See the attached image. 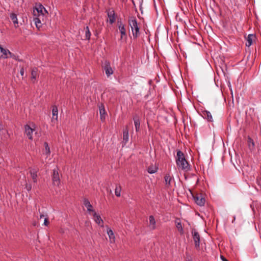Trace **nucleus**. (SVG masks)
Returning a JSON list of instances; mask_svg holds the SVG:
<instances>
[{"label":"nucleus","instance_id":"nucleus-1","mask_svg":"<svg viewBox=\"0 0 261 261\" xmlns=\"http://www.w3.org/2000/svg\"><path fill=\"white\" fill-rule=\"evenodd\" d=\"M176 163L179 169L186 171L190 170V165L188 162L186 161L184 153L179 150L177 151Z\"/></svg>","mask_w":261,"mask_h":261},{"label":"nucleus","instance_id":"nucleus-2","mask_svg":"<svg viewBox=\"0 0 261 261\" xmlns=\"http://www.w3.org/2000/svg\"><path fill=\"white\" fill-rule=\"evenodd\" d=\"M128 23L131 28L133 36L134 39L137 38L140 35V26L138 23L137 18L135 16L128 18Z\"/></svg>","mask_w":261,"mask_h":261},{"label":"nucleus","instance_id":"nucleus-3","mask_svg":"<svg viewBox=\"0 0 261 261\" xmlns=\"http://www.w3.org/2000/svg\"><path fill=\"white\" fill-rule=\"evenodd\" d=\"M51 180L54 186L59 187L60 185V178L59 175V169L58 167L53 170Z\"/></svg>","mask_w":261,"mask_h":261},{"label":"nucleus","instance_id":"nucleus-4","mask_svg":"<svg viewBox=\"0 0 261 261\" xmlns=\"http://www.w3.org/2000/svg\"><path fill=\"white\" fill-rule=\"evenodd\" d=\"M117 24L120 33L121 34L120 39L126 40L127 34L125 24H123L121 20L117 21Z\"/></svg>","mask_w":261,"mask_h":261},{"label":"nucleus","instance_id":"nucleus-5","mask_svg":"<svg viewBox=\"0 0 261 261\" xmlns=\"http://www.w3.org/2000/svg\"><path fill=\"white\" fill-rule=\"evenodd\" d=\"M192 238L194 242L195 247L198 250L200 249V236L199 233L196 231V229H193L192 230Z\"/></svg>","mask_w":261,"mask_h":261},{"label":"nucleus","instance_id":"nucleus-6","mask_svg":"<svg viewBox=\"0 0 261 261\" xmlns=\"http://www.w3.org/2000/svg\"><path fill=\"white\" fill-rule=\"evenodd\" d=\"M45 13H47V11L41 4H39L33 11L34 15L38 17H43Z\"/></svg>","mask_w":261,"mask_h":261},{"label":"nucleus","instance_id":"nucleus-7","mask_svg":"<svg viewBox=\"0 0 261 261\" xmlns=\"http://www.w3.org/2000/svg\"><path fill=\"white\" fill-rule=\"evenodd\" d=\"M102 68L105 71L106 74L108 77H109L110 75L113 74L114 71L111 67L110 63L109 61H105Z\"/></svg>","mask_w":261,"mask_h":261},{"label":"nucleus","instance_id":"nucleus-8","mask_svg":"<svg viewBox=\"0 0 261 261\" xmlns=\"http://www.w3.org/2000/svg\"><path fill=\"white\" fill-rule=\"evenodd\" d=\"M195 202L199 206H203L205 203V199L201 194H197L194 196Z\"/></svg>","mask_w":261,"mask_h":261},{"label":"nucleus","instance_id":"nucleus-9","mask_svg":"<svg viewBox=\"0 0 261 261\" xmlns=\"http://www.w3.org/2000/svg\"><path fill=\"white\" fill-rule=\"evenodd\" d=\"M165 185L166 187L169 188L171 187V182L174 181L173 177L170 174H166L164 176Z\"/></svg>","mask_w":261,"mask_h":261},{"label":"nucleus","instance_id":"nucleus-10","mask_svg":"<svg viewBox=\"0 0 261 261\" xmlns=\"http://www.w3.org/2000/svg\"><path fill=\"white\" fill-rule=\"evenodd\" d=\"M99 110L100 119L101 121H103L105 119L106 116L107 115V113L105 109V106L103 103H100L98 105Z\"/></svg>","mask_w":261,"mask_h":261},{"label":"nucleus","instance_id":"nucleus-11","mask_svg":"<svg viewBox=\"0 0 261 261\" xmlns=\"http://www.w3.org/2000/svg\"><path fill=\"white\" fill-rule=\"evenodd\" d=\"M93 216L94 217V220L96 223L100 225L101 227H103V221L101 219V217L100 216V215L97 214L95 212H94V213H93Z\"/></svg>","mask_w":261,"mask_h":261},{"label":"nucleus","instance_id":"nucleus-12","mask_svg":"<svg viewBox=\"0 0 261 261\" xmlns=\"http://www.w3.org/2000/svg\"><path fill=\"white\" fill-rule=\"evenodd\" d=\"M25 128V133L28 138L30 140H32L33 137H32V134L34 130L33 128L30 127L29 125H25L24 126Z\"/></svg>","mask_w":261,"mask_h":261},{"label":"nucleus","instance_id":"nucleus-13","mask_svg":"<svg viewBox=\"0 0 261 261\" xmlns=\"http://www.w3.org/2000/svg\"><path fill=\"white\" fill-rule=\"evenodd\" d=\"M149 227L150 230H154L156 228V221L154 217L152 215L149 217Z\"/></svg>","mask_w":261,"mask_h":261},{"label":"nucleus","instance_id":"nucleus-14","mask_svg":"<svg viewBox=\"0 0 261 261\" xmlns=\"http://www.w3.org/2000/svg\"><path fill=\"white\" fill-rule=\"evenodd\" d=\"M255 38V36L253 34H249L248 35V36L246 38V45L248 47L250 46L253 43V41Z\"/></svg>","mask_w":261,"mask_h":261},{"label":"nucleus","instance_id":"nucleus-15","mask_svg":"<svg viewBox=\"0 0 261 261\" xmlns=\"http://www.w3.org/2000/svg\"><path fill=\"white\" fill-rule=\"evenodd\" d=\"M136 131L137 132L140 129V120L139 117L136 115L133 117Z\"/></svg>","mask_w":261,"mask_h":261},{"label":"nucleus","instance_id":"nucleus-16","mask_svg":"<svg viewBox=\"0 0 261 261\" xmlns=\"http://www.w3.org/2000/svg\"><path fill=\"white\" fill-rule=\"evenodd\" d=\"M201 116L205 119H206L208 121H213V117L211 113L207 111H203L202 112Z\"/></svg>","mask_w":261,"mask_h":261},{"label":"nucleus","instance_id":"nucleus-17","mask_svg":"<svg viewBox=\"0 0 261 261\" xmlns=\"http://www.w3.org/2000/svg\"><path fill=\"white\" fill-rule=\"evenodd\" d=\"M84 204L87 207V211L89 213L93 212V213H94V212H95V211L93 209L92 205L91 204L88 199L86 198L84 199Z\"/></svg>","mask_w":261,"mask_h":261},{"label":"nucleus","instance_id":"nucleus-18","mask_svg":"<svg viewBox=\"0 0 261 261\" xmlns=\"http://www.w3.org/2000/svg\"><path fill=\"white\" fill-rule=\"evenodd\" d=\"M10 17L14 25V27L17 28L18 27V22L17 19V15L14 13H11L10 15Z\"/></svg>","mask_w":261,"mask_h":261},{"label":"nucleus","instance_id":"nucleus-19","mask_svg":"<svg viewBox=\"0 0 261 261\" xmlns=\"http://www.w3.org/2000/svg\"><path fill=\"white\" fill-rule=\"evenodd\" d=\"M175 223L176 227L178 231L179 232L180 234H183L184 233V229L182 226L180 219L177 218L176 219V220L175 221Z\"/></svg>","mask_w":261,"mask_h":261},{"label":"nucleus","instance_id":"nucleus-20","mask_svg":"<svg viewBox=\"0 0 261 261\" xmlns=\"http://www.w3.org/2000/svg\"><path fill=\"white\" fill-rule=\"evenodd\" d=\"M37 172L38 170L35 169H32L30 171L31 176L34 183L37 182Z\"/></svg>","mask_w":261,"mask_h":261},{"label":"nucleus","instance_id":"nucleus-21","mask_svg":"<svg viewBox=\"0 0 261 261\" xmlns=\"http://www.w3.org/2000/svg\"><path fill=\"white\" fill-rule=\"evenodd\" d=\"M108 16L109 18V22L110 24H113L116 19L115 12L114 10H112L110 12H108Z\"/></svg>","mask_w":261,"mask_h":261},{"label":"nucleus","instance_id":"nucleus-22","mask_svg":"<svg viewBox=\"0 0 261 261\" xmlns=\"http://www.w3.org/2000/svg\"><path fill=\"white\" fill-rule=\"evenodd\" d=\"M128 128L127 126H126L123 132V141L124 142L125 144L128 141Z\"/></svg>","mask_w":261,"mask_h":261},{"label":"nucleus","instance_id":"nucleus-23","mask_svg":"<svg viewBox=\"0 0 261 261\" xmlns=\"http://www.w3.org/2000/svg\"><path fill=\"white\" fill-rule=\"evenodd\" d=\"M107 233L109 236L110 242L114 243L115 237V235H114V233L113 230L111 229L108 228L107 229Z\"/></svg>","mask_w":261,"mask_h":261},{"label":"nucleus","instance_id":"nucleus-24","mask_svg":"<svg viewBox=\"0 0 261 261\" xmlns=\"http://www.w3.org/2000/svg\"><path fill=\"white\" fill-rule=\"evenodd\" d=\"M247 143H248V147H249V149L251 150L254 149V146H255L254 142L253 140L250 137H248Z\"/></svg>","mask_w":261,"mask_h":261},{"label":"nucleus","instance_id":"nucleus-25","mask_svg":"<svg viewBox=\"0 0 261 261\" xmlns=\"http://www.w3.org/2000/svg\"><path fill=\"white\" fill-rule=\"evenodd\" d=\"M38 75V69L36 67L33 68L32 69L31 71V79L33 80H36L37 76Z\"/></svg>","mask_w":261,"mask_h":261},{"label":"nucleus","instance_id":"nucleus-26","mask_svg":"<svg viewBox=\"0 0 261 261\" xmlns=\"http://www.w3.org/2000/svg\"><path fill=\"white\" fill-rule=\"evenodd\" d=\"M43 18L42 17H35L34 18V21L36 24V26L37 28H39L41 27L42 23L41 22V18Z\"/></svg>","mask_w":261,"mask_h":261},{"label":"nucleus","instance_id":"nucleus-27","mask_svg":"<svg viewBox=\"0 0 261 261\" xmlns=\"http://www.w3.org/2000/svg\"><path fill=\"white\" fill-rule=\"evenodd\" d=\"M58 108L57 106H55L53 108L52 110V114H53V119H55L57 120L58 119Z\"/></svg>","mask_w":261,"mask_h":261},{"label":"nucleus","instance_id":"nucleus-28","mask_svg":"<svg viewBox=\"0 0 261 261\" xmlns=\"http://www.w3.org/2000/svg\"><path fill=\"white\" fill-rule=\"evenodd\" d=\"M85 39L86 40H89L90 39L91 37V32L90 31L89 28L88 26L85 28Z\"/></svg>","mask_w":261,"mask_h":261},{"label":"nucleus","instance_id":"nucleus-29","mask_svg":"<svg viewBox=\"0 0 261 261\" xmlns=\"http://www.w3.org/2000/svg\"><path fill=\"white\" fill-rule=\"evenodd\" d=\"M121 187L120 185H117L115 190V193L116 196L120 197L121 196Z\"/></svg>","mask_w":261,"mask_h":261},{"label":"nucleus","instance_id":"nucleus-30","mask_svg":"<svg viewBox=\"0 0 261 261\" xmlns=\"http://www.w3.org/2000/svg\"><path fill=\"white\" fill-rule=\"evenodd\" d=\"M44 145L45 147V153L47 157L50 153V148L47 142H44Z\"/></svg>","mask_w":261,"mask_h":261},{"label":"nucleus","instance_id":"nucleus-31","mask_svg":"<svg viewBox=\"0 0 261 261\" xmlns=\"http://www.w3.org/2000/svg\"><path fill=\"white\" fill-rule=\"evenodd\" d=\"M147 171L148 173L150 174H153L157 171V169L156 168H153L152 167H149L148 168Z\"/></svg>","mask_w":261,"mask_h":261},{"label":"nucleus","instance_id":"nucleus-32","mask_svg":"<svg viewBox=\"0 0 261 261\" xmlns=\"http://www.w3.org/2000/svg\"><path fill=\"white\" fill-rule=\"evenodd\" d=\"M9 58H12L16 60H18V56H16L13 53H11L9 50V52L7 53Z\"/></svg>","mask_w":261,"mask_h":261},{"label":"nucleus","instance_id":"nucleus-33","mask_svg":"<svg viewBox=\"0 0 261 261\" xmlns=\"http://www.w3.org/2000/svg\"><path fill=\"white\" fill-rule=\"evenodd\" d=\"M25 188L28 191H30L32 189V186L31 184H26Z\"/></svg>","mask_w":261,"mask_h":261},{"label":"nucleus","instance_id":"nucleus-34","mask_svg":"<svg viewBox=\"0 0 261 261\" xmlns=\"http://www.w3.org/2000/svg\"><path fill=\"white\" fill-rule=\"evenodd\" d=\"M49 224V221L48 220V219L47 218H45L44 221V225L45 226H48Z\"/></svg>","mask_w":261,"mask_h":261},{"label":"nucleus","instance_id":"nucleus-35","mask_svg":"<svg viewBox=\"0 0 261 261\" xmlns=\"http://www.w3.org/2000/svg\"><path fill=\"white\" fill-rule=\"evenodd\" d=\"M20 73L21 76H23L24 75V71L23 68H21Z\"/></svg>","mask_w":261,"mask_h":261},{"label":"nucleus","instance_id":"nucleus-36","mask_svg":"<svg viewBox=\"0 0 261 261\" xmlns=\"http://www.w3.org/2000/svg\"><path fill=\"white\" fill-rule=\"evenodd\" d=\"M221 259L222 261H228L224 256L221 255Z\"/></svg>","mask_w":261,"mask_h":261},{"label":"nucleus","instance_id":"nucleus-37","mask_svg":"<svg viewBox=\"0 0 261 261\" xmlns=\"http://www.w3.org/2000/svg\"><path fill=\"white\" fill-rule=\"evenodd\" d=\"M44 217V215L43 214H40V219H41Z\"/></svg>","mask_w":261,"mask_h":261},{"label":"nucleus","instance_id":"nucleus-38","mask_svg":"<svg viewBox=\"0 0 261 261\" xmlns=\"http://www.w3.org/2000/svg\"><path fill=\"white\" fill-rule=\"evenodd\" d=\"M235 219H236V217H234V218H233V220L232 221V223L234 222V221H235Z\"/></svg>","mask_w":261,"mask_h":261},{"label":"nucleus","instance_id":"nucleus-39","mask_svg":"<svg viewBox=\"0 0 261 261\" xmlns=\"http://www.w3.org/2000/svg\"><path fill=\"white\" fill-rule=\"evenodd\" d=\"M187 261H192V260H191V259H189V260H187Z\"/></svg>","mask_w":261,"mask_h":261}]
</instances>
